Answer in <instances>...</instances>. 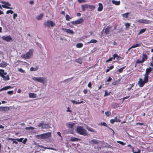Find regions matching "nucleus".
<instances>
[{
    "label": "nucleus",
    "mask_w": 153,
    "mask_h": 153,
    "mask_svg": "<svg viewBox=\"0 0 153 153\" xmlns=\"http://www.w3.org/2000/svg\"><path fill=\"white\" fill-rule=\"evenodd\" d=\"M32 79L34 81L42 83L43 85H46L47 79L45 77H33Z\"/></svg>",
    "instance_id": "f257e3e1"
},
{
    "label": "nucleus",
    "mask_w": 153,
    "mask_h": 153,
    "mask_svg": "<svg viewBox=\"0 0 153 153\" xmlns=\"http://www.w3.org/2000/svg\"><path fill=\"white\" fill-rule=\"evenodd\" d=\"M76 131L77 132L81 135L84 136L87 135L86 130L84 129L82 126H78L76 128Z\"/></svg>",
    "instance_id": "f03ea898"
},
{
    "label": "nucleus",
    "mask_w": 153,
    "mask_h": 153,
    "mask_svg": "<svg viewBox=\"0 0 153 153\" xmlns=\"http://www.w3.org/2000/svg\"><path fill=\"white\" fill-rule=\"evenodd\" d=\"M33 51V49H30L28 52L25 54L22 55L21 57L24 59H29L32 56Z\"/></svg>",
    "instance_id": "7ed1b4c3"
},
{
    "label": "nucleus",
    "mask_w": 153,
    "mask_h": 153,
    "mask_svg": "<svg viewBox=\"0 0 153 153\" xmlns=\"http://www.w3.org/2000/svg\"><path fill=\"white\" fill-rule=\"evenodd\" d=\"M55 23L54 22L50 20H47L44 23V25L45 26L50 27H53L55 25Z\"/></svg>",
    "instance_id": "20e7f679"
},
{
    "label": "nucleus",
    "mask_w": 153,
    "mask_h": 153,
    "mask_svg": "<svg viewBox=\"0 0 153 153\" xmlns=\"http://www.w3.org/2000/svg\"><path fill=\"white\" fill-rule=\"evenodd\" d=\"M2 4H5L6 5H2V7L5 8L6 9H12L13 8L12 7H9V6H11V4L9 3L8 2H6L5 1H1V2Z\"/></svg>",
    "instance_id": "39448f33"
},
{
    "label": "nucleus",
    "mask_w": 153,
    "mask_h": 153,
    "mask_svg": "<svg viewBox=\"0 0 153 153\" xmlns=\"http://www.w3.org/2000/svg\"><path fill=\"white\" fill-rule=\"evenodd\" d=\"M83 19L82 18H80L79 19L75 21L71 22V23L72 25H76L81 24L83 22Z\"/></svg>",
    "instance_id": "423d86ee"
},
{
    "label": "nucleus",
    "mask_w": 153,
    "mask_h": 153,
    "mask_svg": "<svg viewBox=\"0 0 153 153\" xmlns=\"http://www.w3.org/2000/svg\"><path fill=\"white\" fill-rule=\"evenodd\" d=\"M2 39L6 42H8L12 40V38L10 36H3L2 37Z\"/></svg>",
    "instance_id": "0eeeda50"
},
{
    "label": "nucleus",
    "mask_w": 153,
    "mask_h": 153,
    "mask_svg": "<svg viewBox=\"0 0 153 153\" xmlns=\"http://www.w3.org/2000/svg\"><path fill=\"white\" fill-rule=\"evenodd\" d=\"M145 83H146L142 79L140 78L139 79V81L138 82V84L140 87H143Z\"/></svg>",
    "instance_id": "6e6552de"
},
{
    "label": "nucleus",
    "mask_w": 153,
    "mask_h": 153,
    "mask_svg": "<svg viewBox=\"0 0 153 153\" xmlns=\"http://www.w3.org/2000/svg\"><path fill=\"white\" fill-rule=\"evenodd\" d=\"M75 123H68L66 124V125L67 127L70 128H71L72 130H73L74 129V127L75 125Z\"/></svg>",
    "instance_id": "1a4fd4ad"
},
{
    "label": "nucleus",
    "mask_w": 153,
    "mask_h": 153,
    "mask_svg": "<svg viewBox=\"0 0 153 153\" xmlns=\"http://www.w3.org/2000/svg\"><path fill=\"white\" fill-rule=\"evenodd\" d=\"M43 138L45 139L51 137V133L48 132L46 133L43 134Z\"/></svg>",
    "instance_id": "9d476101"
},
{
    "label": "nucleus",
    "mask_w": 153,
    "mask_h": 153,
    "mask_svg": "<svg viewBox=\"0 0 153 153\" xmlns=\"http://www.w3.org/2000/svg\"><path fill=\"white\" fill-rule=\"evenodd\" d=\"M62 30L68 33H70L71 34H73L74 33V31L70 29H66L65 28H62Z\"/></svg>",
    "instance_id": "9b49d317"
},
{
    "label": "nucleus",
    "mask_w": 153,
    "mask_h": 153,
    "mask_svg": "<svg viewBox=\"0 0 153 153\" xmlns=\"http://www.w3.org/2000/svg\"><path fill=\"white\" fill-rule=\"evenodd\" d=\"M111 27L110 26H108L106 27L105 30V33L106 34H109L110 32V30L111 29Z\"/></svg>",
    "instance_id": "f8f14e48"
},
{
    "label": "nucleus",
    "mask_w": 153,
    "mask_h": 153,
    "mask_svg": "<svg viewBox=\"0 0 153 153\" xmlns=\"http://www.w3.org/2000/svg\"><path fill=\"white\" fill-rule=\"evenodd\" d=\"M98 4L99 7L97 9V10L99 11H101L102 10L103 8V5L101 3H99Z\"/></svg>",
    "instance_id": "ddd939ff"
},
{
    "label": "nucleus",
    "mask_w": 153,
    "mask_h": 153,
    "mask_svg": "<svg viewBox=\"0 0 153 153\" xmlns=\"http://www.w3.org/2000/svg\"><path fill=\"white\" fill-rule=\"evenodd\" d=\"M113 57L114 60L116 58L117 60H120V59L121 58L120 56H119L116 53L114 54V55H113Z\"/></svg>",
    "instance_id": "4468645a"
},
{
    "label": "nucleus",
    "mask_w": 153,
    "mask_h": 153,
    "mask_svg": "<svg viewBox=\"0 0 153 153\" xmlns=\"http://www.w3.org/2000/svg\"><path fill=\"white\" fill-rule=\"evenodd\" d=\"M0 109L3 111H7L9 110V108L8 107H0Z\"/></svg>",
    "instance_id": "2eb2a0df"
},
{
    "label": "nucleus",
    "mask_w": 153,
    "mask_h": 153,
    "mask_svg": "<svg viewBox=\"0 0 153 153\" xmlns=\"http://www.w3.org/2000/svg\"><path fill=\"white\" fill-rule=\"evenodd\" d=\"M38 147H41L42 148H44L45 149H52V150H55V151H56V149H54V148H51V147H49V148H48V147H44L41 145H38Z\"/></svg>",
    "instance_id": "dca6fc26"
},
{
    "label": "nucleus",
    "mask_w": 153,
    "mask_h": 153,
    "mask_svg": "<svg viewBox=\"0 0 153 153\" xmlns=\"http://www.w3.org/2000/svg\"><path fill=\"white\" fill-rule=\"evenodd\" d=\"M43 126L41 127V128H51V127L50 125L48 124H44L43 123Z\"/></svg>",
    "instance_id": "f3484780"
},
{
    "label": "nucleus",
    "mask_w": 153,
    "mask_h": 153,
    "mask_svg": "<svg viewBox=\"0 0 153 153\" xmlns=\"http://www.w3.org/2000/svg\"><path fill=\"white\" fill-rule=\"evenodd\" d=\"M7 65V62H5L2 61L0 64V67H6Z\"/></svg>",
    "instance_id": "a211bd4d"
},
{
    "label": "nucleus",
    "mask_w": 153,
    "mask_h": 153,
    "mask_svg": "<svg viewBox=\"0 0 153 153\" xmlns=\"http://www.w3.org/2000/svg\"><path fill=\"white\" fill-rule=\"evenodd\" d=\"M148 59V56L146 54H143L142 56V60L144 62Z\"/></svg>",
    "instance_id": "6ab92c4d"
},
{
    "label": "nucleus",
    "mask_w": 153,
    "mask_h": 153,
    "mask_svg": "<svg viewBox=\"0 0 153 153\" xmlns=\"http://www.w3.org/2000/svg\"><path fill=\"white\" fill-rule=\"evenodd\" d=\"M36 94L33 93H30L29 94V97L30 98H35L36 97Z\"/></svg>",
    "instance_id": "aec40b11"
},
{
    "label": "nucleus",
    "mask_w": 153,
    "mask_h": 153,
    "mask_svg": "<svg viewBox=\"0 0 153 153\" xmlns=\"http://www.w3.org/2000/svg\"><path fill=\"white\" fill-rule=\"evenodd\" d=\"M148 75L145 74L143 81L145 83H147L148 82Z\"/></svg>",
    "instance_id": "412c9836"
},
{
    "label": "nucleus",
    "mask_w": 153,
    "mask_h": 153,
    "mask_svg": "<svg viewBox=\"0 0 153 153\" xmlns=\"http://www.w3.org/2000/svg\"><path fill=\"white\" fill-rule=\"evenodd\" d=\"M152 69L151 68H147L146 70V73L145 74L146 75H148L149 73L152 71Z\"/></svg>",
    "instance_id": "4be33fe9"
},
{
    "label": "nucleus",
    "mask_w": 153,
    "mask_h": 153,
    "mask_svg": "<svg viewBox=\"0 0 153 153\" xmlns=\"http://www.w3.org/2000/svg\"><path fill=\"white\" fill-rule=\"evenodd\" d=\"M82 59L81 57H79V58H78V59H76L75 60V61H76V62H77V63H78L81 64L82 62Z\"/></svg>",
    "instance_id": "5701e85b"
},
{
    "label": "nucleus",
    "mask_w": 153,
    "mask_h": 153,
    "mask_svg": "<svg viewBox=\"0 0 153 153\" xmlns=\"http://www.w3.org/2000/svg\"><path fill=\"white\" fill-rule=\"evenodd\" d=\"M35 137L38 139H43V134L35 135Z\"/></svg>",
    "instance_id": "b1692460"
},
{
    "label": "nucleus",
    "mask_w": 153,
    "mask_h": 153,
    "mask_svg": "<svg viewBox=\"0 0 153 153\" xmlns=\"http://www.w3.org/2000/svg\"><path fill=\"white\" fill-rule=\"evenodd\" d=\"M70 101L73 104H80V103L84 102L83 101H81L80 102H77L76 101H75V100H71Z\"/></svg>",
    "instance_id": "393cba45"
},
{
    "label": "nucleus",
    "mask_w": 153,
    "mask_h": 153,
    "mask_svg": "<svg viewBox=\"0 0 153 153\" xmlns=\"http://www.w3.org/2000/svg\"><path fill=\"white\" fill-rule=\"evenodd\" d=\"M90 142L92 144L94 145L97 144L98 143V141L97 140L93 139L91 140L90 141Z\"/></svg>",
    "instance_id": "a878e982"
},
{
    "label": "nucleus",
    "mask_w": 153,
    "mask_h": 153,
    "mask_svg": "<svg viewBox=\"0 0 153 153\" xmlns=\"http://www.w3.org/2000/svg\"><path fill=\"white\" fill-rule=\"evenodd\" d=\"M7 73L4 72V71L3 70L0 69V76H1L4 75H6Z\"/></svg>",
    "instance_id": "bb28decb"
},
{
    "label": "nucleus",
    "mask_w": 153,
    "mask_h": 153,
    "mask_svg": "<svg viewBox=\"0 0 153 153\" xmlns=\"http://www.w3.org/2000/svg\"><path fill=\"white\" fill-rule=\"evenodd\" d=\"M97 42V41L95 39H92L89 42H87L88 44H90V43H95Z\"/></svg>",
    "instance_id": "cd10ccee"
},
{
    "label": "nucleus",
    "mask_w": 153,
    "mask_h": 153,
    "mask_svg": "<svg viewBox=\"0 0 153 153\" xmlns=\"http://www.w3.org/2000/svg\"><path fill=\"white\" fill-rule=\"evenodd\" d=\"M4 75H4L3 76H1V77L3 78V79L5 81L8 80L9 79V76L8 75H7L5 76Z\"/></svg>",
    "instance_id": "c85d7f7f"
},
{
    "label": "nucleus",
    "mask_w": 153,
    "mask_h": 153,
    "mask_svg": "<svg viewBox=\"0 0 153 153\" xmlns=\"http://www.w3.org/2000/svg\"><path fill=\"white\" fill-rule=\"evenodd\" d=\"M112 3L116 5H119L120 4V1H117L113 0L112 1Z\"/></svg>",
    "instance_id": "c756f323"
},
{
    "label": "nucleus",
    "mask_w": 153,
    "mask_h": 153,
    "mask_svg": "<svg viewBox=\"0 0 153 153\" xmlns=\"http://www.w3.org/2000/svg\"><path fill=\"white\" fill-rule=\"evenodd\" d=\"M43 14L42 13H41L37 17V19L38 20H41L42 18L43 17Z\"/></svg>",
    "instance_id": "7c9ffc66"
},
{
    "label": "nucleus",
    "mask_w": 153,
    "mask_h": 153,
    "mask_svg": "<svg viewBox=\"0 0 153 153\" xmlns=\"http://www.w3.org/2000/svg\"><path fill=\"white\" fill-rule=\"evenodd\" d=\"M146 28L141 29L138 33V35H139L144 33L146 31Z\"/></svg>",
    "instance_id": "2f4dec72"
},
{
    "label": "nucleus",
    "mask_w": 153,
    "mask_h": 153,
    "mask_svg": "<svg viewBox=\"0 0 153 153\" xmlns=\"http://www.w3.org/2000/svg\"><path fill=\"white\" fill-rule=\"evenodd\" d=\"M83 46V44L81 43H77L76 45V47L78 48H80L82 47Z\"/></svg>",
    "instance_id": "473e14b6"
},
{
    "label": "nucleus",
    "mask_w": 153,
    "mask_h": 153,
    "mask_svg": "<svg viewBox=\"0 0 153 153\" xmlns=\"http://www.w3.org/2000/svg\"><path fill=\"white\" fill-rule=\"evenodd\" d=\"M129 14V12H127L122 14V15L123 17H125L126 18H128V15Z\"/></svg>",
    "instance_id": "72a5a7b5"
},
{
    "label": "nucleus",
    "mask_w": 153,
    "mask_h": 153,
    "mask_svg": "<svg viewBox=\"0 0 153 153\" xmlns=\"http://www.w3.org/2000/svg\"><path fill=\"white\" fill-rule=\"evenodd\" d=\"M86 128L89 131L91 132H96L93 128L89 127L88 126L86 127Z\"/></svg>",
    "instance_id": "f704fd0d"
},
{
    "label": "nucleus",
    "mask_w": 153,
    "mask_h": 153,
    "mask_svg": "<svg viewBox=\"0 0 153 153\" xmlns=\"http://www.w3.org/2000/svg\"><path fill=\"white\" fill-rule=\"evenodd\" d=\"M79 140V139L74 137H72L70 139V140L72 141H75Z\"/></svg>",
    "instance_id": "c9c22d12"
},
{
    "label": "nucleus",
    "mask_w": 153,
    "mask_h": 153,
    "mask_svg": "<svg viewBox=\"0 0 153 153\" xmlns=\"http://www.w3.org/2000/svg\"><path fill=\"white\" fill-rule=\"evenodd\" d=\"M65 18H66V20L68 21H70L71 20V18H70V16L68 14H66V15Z\"/></svg>",
    "instance_id": "e433bc0d"
},
{
    "label": "nucleus",
    "mask_w": 153,
    "mask_h": 153,
    "mask_svg": "<svg viewBox=\"0 0 153 153\" xmlns=\"http://www.w3.org/2000/svg\"><path fill=\"white\" fill-rule=\"evenodd\" d=\"M151 22L149 21L148 20L143 19V24H148L150 23Z\"/></svg>",
    "instance_id": "4c0bfd02"
},
{
    "label": "nucleus",
    "mask_w": 153,
    "mask_h": 153,
    "mask_svg": "<svg viewBox=\"0 0 153 153\" xmlns=\"http://www.w3.org/2000/svg\"><path fill=\"white\" fill-rule=\"evenodd\" d=\"M125 26H126V29H128V28L130 26V24L129 23H125Z\"/></svg>",
    "instance_id": "58836bf2"
},
{
    "label": "nucleus",
    "mask_w": 153,
    "mask_h": 153,
    "mask_svg": "<svg viewBox=\"0 0 153 153\" xmlns=\"http://www.w3.org/2000/svg\"><path fill=\"white\" fill-rule=\"evenodd\" d=\"M89 6L88 4H85L84 5H82V7H83L85 9L86 8H88V7Z\"/></svg>",
    "instance_id": "ea45409f"
},
{
    "label": "nucleus",
    "mask_w": 153,
    "mask_h": 153,
    "mask_svg": "<svg viewBox=\"0 0 153 153\" xmlns=\"http://www.w3.org/2000/svg\"><path fill=\"white\" fill-rule=\"evenodd\" d=\"M35 128H34L30 126L29 127H26L25 129L27 130H33Z\"/></svg>",
    "instance_id": "a19ab883"
},
{
    "label": "nucleus",
    "mask_w": 153,
    "mask_h": 153,
    "mask_svg": "<svg viewBox=\"0 0 153 153\" xmlns=\"http://www.w3.org/2000/svg\"><path fill=\"white\" fill-rule=\"evenodd\" d=\"M38 69V68H30V70L31 71H36Z\"/></svg>",
    "instance_id": "79ce46f5"
},
{
    "label": "nucleus",
    "mask_w": 153,
    "mask_h": 153,
    "mask_svg": "<svg viewBox=\"0 0 153 153\" xmlns=\"http://www.w3.org/2000/svg\"><path fill=\"white\" fill-rule=\"evenodd\" d=\"M13 13V11L12 10H7L6 12L7 14H9L10 13L11 14H12Z\"/></svg>",
    "instance_id": "37998d69"
},
{
    "label": "nucleus",
    "mask_w": 153,
    "mask_h": 153,
    "mask_svg": "<svg viewBox=\"0 0 153 153\" xmlns=\"http://www.w3.org/2000/svg\"><path fill=\"white\" fill-rule=\"evenodd\" d=\"M136 21L139 23H143V19H138Z\"/></svg>",
    "instance_id": "c03bdc74"
},
{
    "label": "nucleus",
    "mask_w": 153,
    "mask_h": 153,
    "mask_svg": "<svg viewBox=\"0 0 153 153\" xmlns=\"http://www.w3.org/2000/svg\"><path fill=\"white\" fill-rule=\"evenodd\" d=\"M88 7L92 10H93L95 8V7L94 5H88Z\"/></svg>",
    "instance_id": "a18cd8bd"
},
{
    "label": "nucleus",
    "mask_w": 153,
    "mask_h": 153,
    "mask_svg": "<svg viewBox=\"0 0 153 153\" xmlns=\"http://www.w3.org/2000/svg\"><path fill=\"white\" fill-rule=\"evenodd\" d=\"M105 114L106 116H109L111 114V113L110 111H106L105 112Z\"/></svg>",
    "instance_id": "49530a36"
},
{
    "label": "nucleus",
    "mask_w": 153,
    "mask_h": 153,
    "mask_svg": "<svg viewBox=\"0 0 153 153\" xmlns=\"http://www.w3.org/2000/svg\"><path fill=\"white\" fill-rule=\"evenodd\" d=\"M115 122H120V120L119 119L117 118V117H115L114 119Z\"/></svg>",
    "instance_id": "de8ad7c7"
},
{
    "label": "nucleus",
    "mask_w": 153,
    "mask_h": 153,
    "mask_svg": "<svg viewBox=\"0 0 153 153\" xmlns=\"http://www.w3.org/2000/svg\"><path fill=\"white\" fill-rule=\"evenodd\" d=\"M113 59H114L113 57L110 58L106 60V62H107L112 61Z\"/></svg>",
    "instance_id": "09e8293b"
},
{
    "label": "nucleus",
    "mask_w": 153,
    "mask_h": 153,
    "mask_svg": "<svg viewBox=\"0 0 153 153\" xmlns=\"http://www.w3.org/2000/svg\"><path fill=\"white\" fill-rule=\"evenodd\" d=\"M117 142L118 143L120 144L123 146L125 144V143H124L122 141H117Z\"/></svg>",
    "instance_id": "8fccbe9b"
},
{
    "label": "nucleus",
    "mask_w": 153,
    "mask_h": 153,
    "mask_svg": "<svg viewBox=\"0 0 153 153\" xmlns=\"http://www.w3.org/2000/svg\"><path fill=\"white\" fill-rule=\"evenodd\" d=\"M13 91H9L7 92V94L11 95L13 94Z\"/></svg>",
    "instance_id": "3c124183"
},
{
    "label": "nucleus",
    "mask_w": 153,
    "mask_h": 153,
    "mask_svg": "<svg viewBox=\"0 0 153 153\" xmlns=\"http://www.w3.org/2000/svg\"><path fill=\"white\" fill-rule=\"evenodd\" d=\"M7 89V86L4 87L0 89V91L3 90H6Z\"/></svg>",
    "instance_id": "603ef678"
},
{
    "label": "nucleus",
    "mask_w": 153,
    "mask_h": 153,
    "mask_svg": "<svg viewBox=\"0 0 153 153\" xmlns=\"http://www.w3.org/2000/svg\"><path fill=\"white\" fill-rule=\"evenodd\" d=\"M105 94L104 95V97H105V96H106L109 95L110 93H107L106 91V90L105 91Z\"/></svg>",
    "instance_id": "864d4df0"
},
{
    "label": "nucleus",
    "mask_w": 153,
    "mask_h": 153,
    "mask_svg": "<svg viewBox=\"0 0 153 153\" xmlns=\"http://www.w3.org/2000/svg\"><path fill=\"white\" fill-rule=\"evenodd\" d=\"M43 123H40L37 126H38V127H42L43 126Z\"/></svg>",
    "instance_id": "5fc2aeb1"
},
{
    "label": "nucleus",
    "mask_w": 153,
    "mask_h": 153,
    "mask_svg": "<svg viewBox=\"0 0 153 153\" xmlns=\"http://www.w3.org/2000/svg\"><path fill=\"white\" fill-rule=\"evenodd\" d=\"M72 78H69V79H65V80H64V82H66V81H68V82L72 80Z\"/></svg>",
    "instance_id": "6e6d98bb"
},
{
    "label": "nucleus",
    "mask_w": 153,
    "mask_h": 153,
    "mask_svg": "<svg viewBox=\"0 0 153 153\" xmlns=\"http://www.w3.org/2000/svg\"><path fill=\"white\" fill-rule=\"evenodd\" d=\"M142 44V43L141 42H140L139 43H138V44H137L135 45L136 47H140L141 45Z\"/></svg>",
    "instance_id": "4d7b16f0"
},
{
    "label": "nucleus",
    "mask_w": 153,
    "mask_h": 153,
    "mask_svg": "<svg viewBox=\"0 0 153 153\" xmlns=\"http://www.w3.org/2000/svg\"><path fill=\"white\" fill-rule=\"evenodd\" d=\"M17 14L16 13H14L13 14V19H16V17H17Z\"/></svg>",
    "instance_id": "13d9d810"
},
{
    "label": "nucleus",
    "mask_w": 153,
    "mask_h": 153,
    "mask_svg": "<svg viewBox=\"0 0 153 153\" xmlns=\"http://www.w3.org/2000/svg\"><path fill=\"white\" fill-rule=\"evenodd\" d=\"M78 1L79 3L85 2V0H78Z\"/></svg>",
    "instance_id": "bf43d9fd"
},
{
    "label": "nucleus",
    "mask_w": 153,
    "mask_h": 153,
    "mask_svg": "<svg viewBox=\"0 0 153 153\" xmlns=\"http://www.w3.org/2000/svg\"><path fill=\"white\" fill-rule=\"evenodd\" d=\"M143 62H142V60H137V61L136 63H141Z\"/></svg>",
    "instance_id": "052dcab7"
},
{
    "label": "nucleus",
    "mask_w": 153,
    "mask_h": 153,
    "mask_svg": "<svg viewBox=\"0 0 153 153\" xmlns=\"http://www.w3.org/2000/svg\"><path fill=\"white\" fill-rule=\"evenodd\" d=\"M100 124L101 126H106V123L105 122H103V123H100Z\"/></svg>",
    "instance_id": "680f3d73"
},
{
    "label": "nucleus",
    "mask_w": 153,
    "mask_h": 153,
    "mask_svg": "<svg viewBox=\"0 0 153 153\" xmlns=\"http://www.w3.org/2000/svg\"><path fill=\"white\" fill-rule=\"evenodd\" d=\"M91 82H90L88 83V87H89L90 88H91Z\"/></svg>",
    "instance_id": "e2e57ef3"
},
{
    "label": "nucleus",
    "mask_w": 153,
    "mask_h": 153,
    "mask_svg": "<svg viewBox=\"0 0 153 153\" xmlns=\"http://www.w3.org/2000/svg\"><path fill=\"white\" fill-rule=\"evenodd\" d=\"M112 80V79L110 77H109L108 78V79L107 80V82H110V81H111V80Z\"/></svg>",
    "instance_id": "0e129e2a"
},
{
    "label": "nucleus",
    "mask_w": 153,
    "mask_h": 153,
    "mask_svg": "<svg viewBox=\"0 0 153 153\" xmlns=\"http://www.w3.org/2000/svg\"><path fill=\"white\" fill-rule=\"evenodd\" d=\"M18 70L20 72H22V73H23L24 71L23 70L22 68H19Z\"/></svg>",
    "instance_id": "69168bd1"
},
{
    "label": "nucleus",
    "mask_w": 153,
    "mask_h": 153,
    "mask_svg": "<svg viewBox=\"0 0 153 153\" xmlns=\"http://www.w3.org/2000/svg\"><path fill=\"white\" fill-rule=\"evenodd\" d=\"M110 123L111 124H113L115 122L114 120V119H111L110 120Z\"/></svg>",
    "instance_id": "338daca9"
},
{
    "label": "nucleus",
    "mask_w": 153,
    "mask_h": 153,
    "mask_svg": "<svg viewBox=\"0 0 153 153\" xmlns=\"http://www.w3.org/2000/svg\"><path fill=\"white\" fill-rule=\"evenodd\" d=\"M124 68H121L120 69H119L118 71H119L120 72H121L123 71Z\"/></svg>",
    "instance_id": "774afa93"
}]
</instances>
